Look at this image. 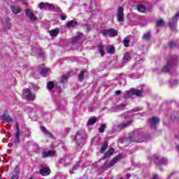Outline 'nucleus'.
I'll list each match as a JSON object with an SVG mask.
<instances>
[{"label":"nucleus","mask_w":179,"mask_h":179,"mask_svg":"<svg viewBox=\"0 0 179 179\" xmlns=\"http://www.w3.org/2000/svg\"><path fill=\"white\" fill-rule=\"evenodd\" d=\"M174 65V60L172 59L171 62H167L166 65L163 67L162 71L163 72H169L170 71L171 66Z\"/></svg>","instance_id":"obj_11"},{"label":"nucleus","mask_w":179,"mask_h":179,"mask_svg":"<svg viewBox=\"0 0 179 179\" xmlns=\"http://www.w3.org/2000/svg\"><path fill=\"white\" fill-rule=\"evenodd\" d=\"M178 16H179V12L176 14L172 21L169 22V27L173 30H176V27L177 26V20H178Z\"/></svg>","instance_id":"obj_9"},{"label":"nucleus","mask_w":179,"mask_h":179,"mask_svg":"<svg viewBox=\"0 0 179 179\" xmlns=\"http://www.w3.org/2000/svg\"><path fill=\"white\" fill-rule=\"evenodd\" d=\"M78 24V22L76 21L71 20L69 21L66 24L67 27H75Z\"/></svg>","instance_id":"obj_26"},{"label":"nucleus","mask_w":179,"mask_h":179,"mask_svg":"<svg viewBox=\"0 0 179 179\" xmlns=\"http://www.w3.org/2000/svg\"><path fill=\"white\" fill-rule=\"evenodd\" d=\"M134 142H136L137 143H141L143 142V140H136V139H134Z\"/></svg>","instance_id":"obj_43"},{"label":"nucleus","mask_w":179,"mask_h":179,"mask_svg":"<svg viewBox=\"0 0 179 179\" xmlns=\"http://www.w3.org/2000/svg\"><path fill=\"white\" fill-rule=\"evenodd\" d=\"M117 17L118 22H123L124 20V8L122 7H119L117 11Z\"/></svg>","instance_id":"obj_10"},{"label":"nucleus","mask_w":179,"mask_h":179,"mask_svg":"<svg viewBox=\"0 0 179 179\" xmlns=\"http://www.w3.org/2000/svg\"><path fill=\"white\" fill-rule=\"evenodd\" d=\"M115 94H121V92L120 90L115 91Z\"/></svg>","instance_id":"obj_45"},{"label":"nucleus","mask_w":179,"mask_h":179,"mask_svg":"<svg viewBox=\"0 0 179 179\" xmlns=\"http://www.w3.org/2000/svg\"><path fill=\"white\" fill-rule=\"evenodd\" d=\"M50 173H51V171L48 168H42L40 170V174H41V176H50Z\"/></svg>","instance_id":"obj_15"},{"label":"nucleus","mask_w":179,"mask_h":179,"mask_svg":"<svg viewBox=\"0 0 179 179\" xmlns=\"http://www.w3.org/2000/svg\"><path fill=\"white\" fill-rule=\"evenodd\" d=\"M61 19L62 20H66V15H61Z\"/></svg>","instance_id":"obj_42"},{"label":"nucleus","mask_w":179,"mask_h":179,"mask_svg":"<svg viewBox=\"0 0 179 179\" xmlns=\"http://www.w3.org/2000/svg\"><path fill=\"white\" fill-rule=\"evenodd\" d=\"M105 129H106V124H101L99 129V131L101 133H103L104 132Z\"/></svg>","instance_id":"obj_39"},{"label":"nucleus","mask_w":179,"mask_h":179,"mask_svg":"<svg viewBox=\"0 0 179 179\" xmlns=\"http://www.w3.org/2000/svg\"><path fill=\"white\" fill-rule=\"evenodd\" d=\"M39 8L42 10L43 9H50L52 12H61V8L58 6H55L52 3L41 2L39 3Z\"/></svg>","instance_id":"obj_2"},{"label":"nucleus","mask_w":179,"mask_h":179,"mask_svg":"<svg viewBox=\"0 0 179 179\" xmlns=\"http://www.w3.org/2000/svg\"><path fill=\"white\" fill-rule=\"evenodd\" d=\"M69 172L71 174H73V172L71 170H70Z\"/></svg>","instance_id":"obj_49"},{"label":"nucleus","mask_w":179,"mask_h":179,"mask_svg":"<svg viewBox=\"0 0 179 179\" xmlns=\"http://www.w3.org/2000/svg\"><path fill=\"white\" fill-rule=\"evenodd\" d=\"M50 68H44L41 70V75L43 78H45L50 75Z\"/></svg>","instance_id":"obj_16"},{"label":"nucleus","mask_w":179,"mask_h":179,"mask_svg":"<svg viewBox=\"0 0 179 179\" xmlns=\"http://www.w3.org/2000/svg\"><path fill=\"white\" fill-rule=\"evenodd\" d=\"M131 121H128L125 123H122L121 124H119L117 127H118V129H124V128H126V127H128L129 125V124H131Z\"/></svg>","instance_id":"obj_24"},{"label":"nucleus","mask_w":179,"mask_h":179,"mask_svg":"<svg viewBox=\"0 0 179 179\" xmlns=\"http://www.w3.org/2000/svg\"><path fill=\"white\" fill-rule=\"evenodd\" d=\"M25 13L27 15V17L31 20V22H36L37 20V16L34 15V13H33V10L31 9L27 8L25 11Z\"/></svg>","instance_id":"obj_8"},{"label":"nucleus","mask_w":179,"mask_h":179,"mask_svg":"<svg viewBox=\"0 0 179 179\" xmlns=\"http://www.w3.org/2000/svg\"><path fill=\"white\" fill-rule=\"evenodd\" d=\"M122 158V156L117 155L115 157H114L110 162H106L103 164L101 167V169L104 171L107 170L108 169H111L116 163H118L120 160Z\"/></svg>","instance_id":"obj_1"},{"label":"nucleus","mask_w":179,"mask_h":179,"mask_svg":"<svg viewBox=\"0 0 179 179\" xmlns=\"http://www.w3.org/2000/svg\"><path fill=\"white\" fill-rule=\"evenodd\" d=\"M143 40L144 41H149L150 40V31H148L143 35Z\"/></svg>","instance_id":"obj_22"},{"label":"nucleus","mask_w":179,"mask_h":179,"mask_svg":"<svg viewBox=\"0 0 179 179\" xmlns=\"http://www.w3.org/2000/svg\"><path fill=\"white\" fill-rule=\"evenodd\" d=\"M115 49L113 46H109L107 48V52H108V54H113L114 53Z\"/></svg>","instance_id":"obj_37"},{"label":"nucleus","mask_w":179,"mask_h":179,"mask_svg":"<svg viewBox=\"0 0 179 179\" xmlns=\"http://www.w3.org/2000/svg\"><path fill=\"white\" fill-rule=\"evenodd\" d=\"M83 75H85V71H81L80 74L78 75V80L82 82L83 80Z\"/></svg>","instance_id":"obj_36"},{"label":"nucleus","mask_w":179,"mask_h":179,"mask_svg":"<svg viewBox=\"0 0 179 179\" xmlns=\"http://www.w3.org/2000/svg\"><path fill=\"white\" fill-rule=\"evenodd\" d=\"M173 45H174V43H173V42H171V43H169L170 47H173Z\"/></svg>","instance_id":"obj_47"},{"label":"nucleus","mask_w":179,"mask_h":179,"mask_svg":"<svg viewBox=\"0 0 179 179\" xmlns=\"http://www.w3.org/2000/svg\"><path fill=\"white\" fill-rule=\"evenodd\" d=\"M1 117L3 120V121H6V122H12L13 121L12 117H10V116H9V115L7 114L3 115Z\"/></svg>","instance_id":"obj_19"},{"label":"nucleus","mask_w":179,"mask_h":179,"mask_svg":"<svg viewBox=\"0 0 179 179\" xmlns=\"http://www.w3.org/2000/svg\"><path fill=\"white\" fill-rule=\"evenodd\" d=\"M80 166V164L79 162H76V164L73 166V170H78Z\"/></svg>","instance_id":"obj_41"},{"label":"nucleus","mask_w":179,"mask_h":179,"mask_svg":"<svg viewBox=\"0 0 179 179\" xmlns=\"http://www.w3.org/2000/svg\"><path fill=\"white\" fill-rule=\"evenodd\" d=\"M129 177H131V175L129 173H127L126 175V178H129Z\"/></svg>","instance_id":"obj_46"},{"label":"nucleus","mask_w":179,"mask_h":179,"mask_svg":"<svg viewBox=\"0 0 179 179\" xmlns=\"http://www.w3.org/2000/svg\"><path fill=\"white\" fill-rule=\"evenodd\" d=\"M29 179H33L32 178H29Z\"/></svg>","instance_id":"obj_52"},{"label":"nucleus","mask_w":179,"mask_h":179,"mask_svg":"<svg viewBox=\"0 0 179 179\" xmlns=\"http://www.w3.org/2000/svg\"><path fill=\"white\" fill-rule=\"evenodd\" d=\"M152 179H159V177L157 176V174L153 175V178Z\"/></svg>","instance_id":"obj_44"},{"label":"nucleus","mask_w":179,"mask_h":179,"mask_svg":"<svg viewBox=\"0 0 179 179\" xmlns=\"http://www.w3.org/2000/svg\"><path fill=\"white\" fill-rule=\"evenodd\" d=\"M108 147V143L107 141H105L101 146V148H100L101 153H104V150H106V149H107Z\"/></svg>","instance_id":"obj_23"},{"label":"nucleus","mask_w":179,"mask_h":179,"mask_svg":"<svg viewBox=\"0 0 179 179\" xmlns=\"http://www.w3.org/2000/svg\"><path fill=\"white\" fill-rule=\"evenodd\" d=\"M98 50H99L101 57H104V46L101 44L99 45Z\"/></svg>","instance_id":"obj_28"},{"label":"nucleus","mask_w":179,"mask_h":179,"mask_svg":"<svg viewBox=\"0 0 179 179\" xmlns=\"http://www.w3.org/2000/svg\"><path fill=\"white\" fill-rule=\"evenodd\" d=\"M82 36H83L82 33L78 32L76 37L73 38V43H76L78 41V40H79V38H80V37H82Z\"/></svg>","instance_id":"obj_32"},{"label":"nucleus","mask_w":179,"mask_h":179,"mask_svg":"<svg viewBox=\"0 0 179 179\" xmlns=\"http://www.w3.org/2000/svg\"><path fill=\"white\" fill-rule=\"evenodd\" d=\"M23 93L26 100H29L30 101H34V100H36V95L31 93L30 89H24L23 90Z\"/></svg>","instance_id":"obj_6"},{"label":"nucleus","mask_w":179,"mask_h":179,"mask_svg":"<svg viewBox=\"0 0 179 179\" xmlns=\"http://www.w3.org/2000/svg\"><path fill=\"white\" fill-rule=\"evenodd\" d=\"M164 26V20L163 19L159 20L157 22V27H163Z\"/></svg>","instance_id":"obj_35"},{"label":"nucleus","mask_w":179,"mask_h":179,"mask_svg":"<svg viewBox=\"0 0 179 179\" xmlns=\"http://www.w3.org/2000/svg\"><path fill=\"white\" fill-rule=\"evenodd\" d=\"M17 133L15 134V142H20V138H19V135H20V130L19 129V126L17 124Z\"/></svg>","instance_id":"obj_25"},{"label":"nucleus","mask_w":179,"mask_h":179,"mask_svg":"<svg viewBox=\"0 0 179 179\" xmlns=\"http://www.w3.org/2000/svg\"><path fill=\"white\" fill-rule=\"evenodd\" d=\"M114 153V149L110 148L106 153L104 154V159H107V157H110L111 155Z\"/></svg>","instance_id":"obj_30"},{"label":"nucleus","mask_w":179,"mask_h":179,"mask_svg":"<svg viewBox=\"0 0 179 179\" xmlns=\"http://www.w3.org/2000/svg\"><path fill=\"white\" fill-rule=\"evenodd\" d=\"M58 33H59V29H58L49 31V34L51 37H57V36H58Z\"/></svg>","instance_id":"obj_17"},{"label":"nucleus","mask_w":179,"mask_h":179,"mask_svg":"<svg viewBox=\"0 0 179 179\" xmlns=\"http://www.w3.org/2000/svg\"><path fill=\"white\" fill-rule=\"evenodd\" d=\"M157 160H159V156L156 157Z\"/></svg>","instance_id":"obj_50"},{"label":"nucleus","mask_w":179,"mask_h":179,"mask_svg":"<svg viewBox=\"0 0 179 179\" xmlns=\"http://www.w3.org/2000/svg\"><path fill=\"white\" fill-rule=\"evenodd\" d=\"M68 78H69V74L64 75L59 78L56 84V88L57 89V92H61V87H64L66 82H68Z\"/></svg>","instance_id":"obj_4"},{"label":"nucleus","mask_w":179,"mask_h":179,"mask_svg":"<svg viewBox=\"0 0 179 179\" xmlns=\"http://www.w3.org/2000/svg\"><path fill=\"white\" fill-rule=\"evenodd\" d=\"M150 122L151 128H156V126L157 125V124L160 122V120H159L158 117H153L150 119Z\"/></svg>","instance_id":"obj_13"},{"label":"nucleus","mask_w":179,"mask_h":179,"mask_svg":"<svg viewBox=\"0 0 179 179\" xmlns=\"http://www.w3.org/2000/svg\"><path fill=\"white\" fill-rule=\"evenodd\" d=\"M143 92L139 90H133V96H138V97H142Z\"/></svg>","instance_id":"obj_27"},{"label":"nucleus","mask_w":179,"mask_h":179,"mask_svg":"<svg viewBox=\"0 0 179 179\" xmlns=\"http://www.w3.org/2000/svg\"><path fill=\"white\" fill-rule=\"evenodd\" d=\"M10 10L15 15H17V13H20L22 12V8H20V7H19L18 6H11Z\"/></svg>","instance_id":"obj_14"},{"label":"nucleus","mask_w":179,"mask_h":179,"mask_svg":"<svg viewBox=\"0 0 179 179\" xmlns=\"http://www.w3.org/2000/svg\"><path fill=\"white\" fill-rule=\"evenodd\" d=\"M43 157L45 159V157H52V156H55V150H50L47 152H43L42 153Z\"/></svg>","instance_id":"obj_12"},{"label":"nucleus","mask_w":179,"mask_h":179,"mask_svg":"<svg viewBox=\"0 0 179 179\" xmlns=\"http://www.w3.org/2000/svg\"><path fill=\"white\" fill-rule=\"evenodd\" d=\"M3 30H10L11 27L10 19L9 17H3L1 20Z\"/></svg>","instance_id":"obj_7"},{"label":"nucleus","mask_w":179,"mask_h":179,"mask_svg":"<svg viewBox=\"0 0 179 179\" xmlns=\"http://www.w3.org/2000/svg\"><path fill=\"white\" fill-rule=\"evenodd\" d=\"M132 96H134L133 90H131V91L126 92L124 93L123 97H124V99H129L130 97H132Z\"/></svg>","instance_id":"obj_20"},{"label":"nucleus","mask_w":179,"mask_h":179,"mask_svg":"<svg viewBox=\"0 0 179 179\" xmlns=\"http://www.w3.org/2000/svg\"><path fill=\"white\" fill-rule=\"evenodd\" d=\"M137 10H138V12H141L142 13H143L145 10H146V8L143 5H138L137 6Z\"/></svg>","instance_id":"obj_34"},{"label":"nucleus","mask_w":179,"mask_h":179,"mask_svg":"<svg viewBox=\"0 0 179 179\" xmlns=\"http://www.w3.org/2000/svg\"><path fill=\"white\" fill-rule=\"evenodd\" d=\"M123 44L124 47H129V40L124 39Z\"/></svg>","instance_id":"obj_40"},{"label":"nucleus","mask_w":179,"mask_h":179,"mask_svg":"<svg viewBox=\"0 0 179 179\" xmlns=\"http://www.w3.org/2000/svg\"><path fill=\"white\" fill-rule=\"evenodd\" d=\"M124 106H125V104H121L119 106H116L112 108V111H113V113H115L117 111H119V110H122V108H124Z\"/></svg>","instance_id":"obj_21"},{"label":"nucleus","mask_w":179,"mask_h":179,"mask_svg":"<svg viewBox=\"0 0 179 179\" xmlns=\"http://www.w3.org/2000/svg\"><path fill=\"white\" fill-rule=\"evenodd\" d=\"M177 149L179 151V145H177Z\"/></svg>","instance_id":"obj_51"},{"label":"nucleus","mask_w":179,"mask_h":179,"mask_svg":"<svg viewBox=\"0 0 179 179\" xmlns=\"http://www.w3.org/2000/svg\"><path fill=\"white\" fill-rule=\"evenodd\" d=\"M130 57H131V55H129V52H126L124 55L123 61H128L129 58Z\"/></svg>","instance_id":"obj_38"},{"label":"nucleus","mask_w":179,"mask_h":179,"mask_svg":"<svg viewBox=\"0 0 179 179\" xmlns=\"http://www.w3.org/2000/svg\"><path fill=\"white\" fill-rule=\"evenodd\" d=\"M41 131H42L43 133L45 134V135H47V136H48L49 138H52V134L51 133H50L48 131V130H47V129H45V127H41Z\"/></svg>","instance_id":"obj_18"},{"label":"nucleus","mask_w":179,"mask_h":179,"mask_svg":"<svg viewBox=\"0 0 179 179\" xmlns=\"http://www.w3.org/2000/svg\"><path fill=\"white\" fill-rule=\"evenodd\" d=\"M101 33L103 37H115V36H117L118 34V31L114 28L103 29L101 30Z\"/></svg>","instance_id":"obj_3"},{"label":"nucleus","mask_w":179,"mask_h":179,"mask_svg":"<svg viewBox=\"0 0 179 179\" xmlns=\"http://www.w3.org/2000/svg\"><path fill=\"white\" fill-rule=\"evenodd\" d=\"M55 85L54 84V82L50 81L49 83H48L47 84V87L48 89V90H52V89H54Z\"/></svg>","instance_id":"obj_33"},{"label":"nucleus","mask_w":179,"mask_h":179,"mask_svg":"<svg viewBox=\"0 0 179 179\" xmlns=\"http://www.w3.org/2000/svg\"><path fill=\"white\" fill-rule=\"evenodd\" d=\"M96 117H93L90 118V120H88L87 125H94V124H96Z\"/></svg>","instance_id":"obj_29"},{"label":"nucleus","mask_w":179,"mask_h":179,"mask_svg":"<svg viewBox=\"0 0 179 179\" xmlns=\"http://www.w3.org/2000/svg\"><path fill=\"white\" fill-rule=\"evenodd\" d=\"M86 139V134L83 133L82 131H79L77 132L76 135L74 137V141L76 145H80L81 142Z\"/></svg>","instance_id":"obj_5"},{"label":"nucleus","mask_w":179,"mask_h":179,"mask_svg":"<svg viewBox=\"0 0 179 179\" xmlns=\"http://www.w3.org/2000/svg\"><path fill=\"white\" fill-rule=\"evenodd\" d=\"M155 163H157V164H159V166H162V164H167V159L162 158L159 162L156 161Z\"/></svg>","instance_id":"obj_31"},{"label":"nucleus","mask_w":179,"mask_h":179,"mask_svg":"<svg viewBox=\"0 0 179 179\" xmlns=\"http://www.w3.org/2000/svg\"><path fill=\"white\" fill-rule=\"evenodd\" d=\"M38 89H40L39 87H38V88H34V90H38Z\"/></svg>","instance_id":"obj_48"}]
</instances>
